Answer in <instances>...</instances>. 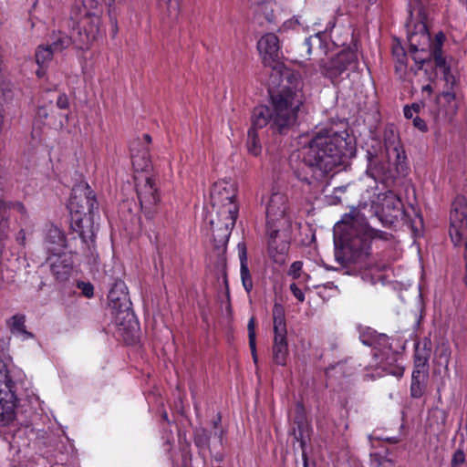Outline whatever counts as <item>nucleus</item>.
<instances>
[{
  "label": "nucleus",
  "mask_w": 467,
  "mask_h": 467,
  "mask_svg": "<svg viewBox=\"0 0 467 467\" xmlns=\"http://www.w3.org/2000/svg\"><path fill=\"white\" fill-rule=\"evenodd\" d=\"M347 132L334 129H323L316 132L298 153L300 163L295 170L296 176L308 185L326 178L342 165L348 154H351L347 141Z\"/></svg>",
  "instance_id": "1"
},
{
  "label": "nucleus",
  "mask_w": 467,
  "mask_h": 467,
  "mask_svg": "<svg viewBox=\"0 0 467 467\" xmlns=\"http://www.w3.org/2000/svg\"><path fill=\"white\" fill-rule=\"evenodd\" d=\"M271 105H261L254 109L248 130L246 147L253 156L262 151L257 130L269 126L274 133L285 135L298 124L299 113L304 104L301 90L284 87L280 90L271 91Z\"/></svg>",
  "instance_id": "2"
},
{
  "label": "nucleus",
  "mask_w": 467,
  "mask_h": 467,
  "mask_svg": "<svg viewBox=\"0 0 467 467\" xmlns=\"http://www.w3.org/2000/svg\"><path fill=\"white\" fill-rule=\"evenodd\" d=\"M334 234L335 236H338L346 260L349 263L364 264L366 267L372 266V258H370L372 241L389 240L391 236L386 232L370 227L357 209H352L336 223Z\"/></svg>",
  "instance_id": "3"
},
{
  "label": "nucleus",
  "mask_w": 467,
  "mask_h": 467,
  "mask_svg": "<svg viewBox=\"0 0 467 467\" xmlns=\"http://www.w3.org/2000/svg\"><path fill=\"white\" fill-rule=\"evenodd\" d=\"M108 284L110 289L108 295V306L117 325L124 327L134 319L131 308V301L126 284L125 273L121 265H116L111 269L105 271Z\"/></svg>",
  "instance_id": "4"
},
{
  "label": "nucleus",
  "mask_w": 467,
  "mask_h": 467,
  "mask_svg": "<svg viewBox=\"0 0 467 467\" xmlns=\"http://www.w3.org/2000/svg\"><path fill=\"white\" fill-rule=\"evenodd\" d=\"M66 110L69 108V99L65 93L56 94L46 89L41 95V104L37 108L36 118L46 125L61 130L68 124V113L57 112L55 109Z\"/></svg>",
  "instance_id": "5"
},
{
  "label": "nucleus",
  "mask_w": 467,
  "mask_h": 467,
  "mask_svg": "<svg viewBox=\"0 0 467 467\" xmlns=\"http://www.w3.org/2000/svg\"><path fill=\"white\" fill-rule=\"evenodd\" d=\"M99 15L96 11L84 9L83 17L71 31L72 43L77 48L87 50L101 37Z\"/></svg>",
  "instance_id": "6"
},
{
  "label": "nucleus",
  "mask_w": 467,
  "mask_h": 467,
  "mask_svg": "<svg viewBox=\"0 0 467 467\" xmlns=\"http://www.w3.org/2000/svg\"><path fill=\"white\" fill-rule=\"evenodd\" d=\"M321 73L333 83H338L344 78H348L350 72H355L358 67L357 54L352 50H342L327 61L321 59Z\"/></svg>",
  "instance_id": "7"
},
{
  "label": "nucleus",
  "mask_w": 467,
  "mask_h": 467,
  "mask_svg": "<svg viewBox=\"0 0 467 467\" xmlns=\"http://www.w3.org/2000/svg\"><path fill=\"white\" fill-rule=\"evenodd\" d=\"M17 399L15 391L6 387L0 390V433L8 441L20 430L21 423L16 416Z\"/></svg>",
  "instance_id": "8"
},
{
  "label": "nucleus",
  "mask_w": 467,
  "mask_h": 467,
  "mask_svg": "<svg viewBox=\"0 0 467 467\" xmlns=\"http://www.w3.org/2000/svg\"><path fill=\"white\" fill-rule=\"evenodd\" d=\"M274 323V344H273V360L276 365L285 366L288 356V346L286 340V323L285 307L275 302L273 307Z\"/></svg>",
  "instance_id": "9"
},
{
  "label": "nucleus",
  "mask_w": 467,
  "mask_h": 467,
  "mask_svg": "<svg viewBox=\"0 0 467 467\" xmlns=\"http://www.w3.org/2000/svg\"><path fill=\"white\" fill-rule=\"evenodd\" d=\"M237 189L234 182L220 181L213 183L211 190V213H223L238 215V206L234 200Z\"/></svg>",
  "instance_id": "10"
},
{
  "label": "nucleus",
  "mask_w": 467,
  "mask_h": 467,
  "mask_svg": "<svg viewBox=\"0 0 467 467\" xmlns=\"http://www.w3.org/2000/svg\"><path fill=\"white\" fill-rule=\"evenodd\" d=\"M67 207L70 218L94 215L98 202L88 183H79L73 187Z\"/></svg>",
  "instance_id": "11"
},
{
  "label": "nucleus",
  "mask_w": 467,
  "mask_h": 467,
  "mask_svg": "<svg viewBox=\"0 0 467 467\" xmlns=\"http://www.w3.org/2000/svg\"><path fill=\"white\" fill-rule=\"evenodd\" d=\"M236 219L237 215L211 213L210 226L212 239L214 248L221 253H224L226 250V244Z\"/></svg>",
  "instance_id": "12"
},
{
  "label": "nucleus",
  "mask_w": 467,
  "mask_h": 467,
  "mask_svg": "<svg viewBox=\"0 0 467 467\" xmlns=\"http://www.w3.org/2000/svg\"><path fill=\"white\" fill-rule=\"evenodd\" d=\"M450 236L455 245H460L467 234V202L457 196L452 202L450 213Z\"/></svg>",
  "instance_id": "13"
},
{
  "label": "nucleus",
  "mask_w": 467,
  "mask_h": 467,
  "mask_svg": "<svg viewBox=\"0 0 467 467\" xmlns=\"http://www.w3.org/2000/svg\"><path fill=\"white\" fill-rule=\"evenodd\" d=\"M136 189L142 213L147 219H152L157 213V205L160 202L154 180L146 176L142 183L136 184Z\"/></svg>",
  "instance_id": "14"
},
{
  "label": "nucleus",
  "mask_w": 467,
  "mask_h": 467,
  "mask_svg": "<svg viewBox=\"0 0 467 467\" xmlns=\"http://www.w3.org/2000/svg\"><path fill=\"white\" fill-rule=\"evenodd\" d=\"M384 146L389 161H393L397 171H403L406 154L399 136L392 129H387L384 131Z\"/></svg>",
  "instance_id": "15"
},
{
  "label": "nucleus",
  "mask_w": 467,
  "mask_h": 467,
  "mask_svg": "<svg viewBox=\"0 0 467 467\" xmlns=\"http://www.w3.org/2000/svg\"><path fill=\"white\" fill-rule=\"evenodd\" d=\"M286 201V196L281 192H274L270 196L265 209L267 230L278 228L276 223L281 220H285L287 223H289L285 216Z\"/></svg>",
  "instance_id": "16"
},
{
  "label": "nucleus",
  "mask_w": 467,
  "mask_h": 467,
  "mask_svg": "<svg viewBox=\"0 0 467 467\" xmlns=\"http://www.w3.org/2000/svg\"><path fill=\"white\" fill-rule=\"evenodd\" d=\"M290 434L293 436L295 441L299 442L301 449L306 446L309 439V425L306 420L305 409L300 403L296 406Z\"/></svg>",
  "instance_id": "17"
},
{
  "label": "nucleus",
  "mask_w": 467,
  "mask_h": 467,
  "mask_svg": "<svg viewBox=\"0 0 467 467\" xmlns=\"http://www.w3.org/2000/svg\"><path fill=\"white\" fill-rule=\"evenodd\" d=\"M70 226L78 234L83 244L90 249V244L95 239L94 215L71 217Z\"/></svg>",
  "instance_id": "18"
},
{
  "label": "nucleus",
  "mask_w": 467,
  "mask_h": 467,
  "mask_svg": "<svg viewBox=\"0 0 467 467\" xmlns=\"http://www.w3.org/2000/svg\"><path fill=\"white\" fill-rule=\"evenodd\" d=\"M257 48L263 56L265 65L271 66L272 63L279 59V40L273 33L264 35L257 43Z\"/></svg>",
  "instance_id": "19"
},
{
  "label": "nucleus",
  "mask_w": 467,
  "mask_h": 467,
  "mask_svg": "<svg viewBox=\"0 0 467 467\" xmlns=\"http://www.w3.org/2000/svg\"><path fill=\"white\" fill-rule=\"evenodd\" d=\"M47 263L56 280L64 282L69 278L72 266L69 257L65 253L62 252L57 255L49 254Z\"/></svg>",
  "instance_id": "20"
},
{
  "label": "nucleus",
  "mask_w": 467,
  "mask_h": 467,
  "mask_svg": "<svg viewBox=\"0 0 467 467\" xmlns=\"http://www.w3.org/2000/svg\"><path fill=\"white\" fill-rule=\"evenodd\" d=\"M44 249L49 254H58L66 246V238L63 232L57 226L50 225L45 234L43 241Z\"/></svg>",
  "instance_id": "21"
},
{
  "label": "nucleus",
  "mask_w": 467,
  "mask_h": 467,
  "mask_svg": "<svg viewBox=\"0 0 467 467\" xmlns=\"http://www.w3.org/2000/svg\"><path fill=\"white\" fill-rule=\"evenodd\" d=\"M416 32H411L409 29L408 40L410 43V52L416 53L423 51L424 47L431 41V36L427 29V26L423 22L415 25Z\"/></svg>",
  "instance_id": "22"
},
{
  "label": "nucleus",
  "mask_w": 467,
  "mask_h": 467,
  "mask_svg": "<svg viewBox=\"0 0 467 467\" xmlns=\"http://www.w3.org/2000/svg\"><path fill=\"white\" fill-rule=\"evenodd\" d=\"M402 214L401 201L394 195L386 196L381 205V217H386L388 223H392ZM383 221L382 218H380Z\"/></svg>",
  "instance_id": "23"
},
{
  "label": "nucleus",
  "mask_w": 467,
  "mask_h": 467,
  "mask_svg": "<svg viewBox=\"0 0 467 467\" xmlns=\"http://www.w3.org/2000/svg\"><path fill=\"white\" fill-rule=\"evenodd\" d=\"M297 49L300 53L306 52L307 56L320 57L327 54L326 47L319 35L310 36L301 43Z\"/></svg>",
  "instance_id": "24"
},
{
  "label": "nucleus",
  "mask_w": 467,
  "mask_h": 467,
  "mask_svg": "<svg viewBox=\"0 0 467 467\" xmlns=\"http://www.w3.org/2000/svg\"><path fill=\"white\" fill-rule=\"evenodd\" d=\"M279 232V228L267 230L269 236L268 240V254L269 256L277 264H284L285 261L286 244H283L280 248L276 245L275 237Z\"/></svg>",
  "instance_id": "25"
},
{
  "label": "nucleus",
  "mask_w": 467,
  "mask_h": 467,
  "mask_svg": "<svg viewBox=\"0 0 467 467\" xmlns=\"http://www.w3.org/2000/svg\"><path fill=\"white\" fill-rule=\"evenodd\" d=\"M44 265L38 267L35 272H27L25 279V287L28 290L39 292L47 285L43 276L45 273Z\"/></svg>",
  "instance_id": "26"
},
{
  "label": "nucleus",
  "mask_w": 467,
  "mask_h": 467,
  "mask_svg": "<svg viewBox=\"0 0 467 467\" xmlns=\"http://www.w3.org/2000/svg\"><path fill=\"white\" fill-rule=\"evenodd\" d=\"M101 2H104L106 5H109V15L110 17V23L113 26V33L116 34L118 31L117 18L112 16V5L114 4L115 0H78L76 5H78V4L80 3L83 9L93 10L100 14L101 11L99 10V6Z\"/></svg>",
  "instance_id": "27"
},
{
  "label": "nucleus",
  "mask_w": 467,
  "mask_h": 467,
  "mask_svg": "<svg viewBox=\"0 0 467 467\" xmlns=\"http://www.w3.org/2000/svg\"><path fill=\"white\" fill-rule=\"evenodd\" d=\"M239 257L241 262V278L243 285L247 292H250L253 288V281L247 265V254L244 244H239Z\"/></svg>",
  "instance_id": "28"
},
{
  "label": "nucleus",
  "mask_w": 467,
  "mask_h": 467,
  "mask_svg": "<svg viewBox=\"0 0 467 467\" xmlns=\"http://www.w3.org/2000/svg\"><path fill=\"white\" fill-rule=\"evenodd\" d=\"M10 330L15 335H20L22 338L30 339L34 338V334L27 331L26 328V317L24 315H15L9 321Z\"/></svg>",
  "instance_id": "29"
},
{
  "label": "nucleus",
  "mask_w": 467,
  "mask_h": 467,
  "mask_svg": "<svg viewBox=\"0 0 467 467\" xmlns=\"http://www.w3.org/2000/svg\"><path fill=\"white\" fill-rule=\"evenodd\" d=\"M431 355V342L429 338L424 337L421 342L415 346L414 361L429 364Z\"/></svg>",
  "instance_id": "30"
},
{
  "label": "nucleus",
  "mask_w": 467,
  "mask_h": 467,
  "mask_svg": "<svg viewBox=\"0 0 467 467\" xmlns=\"http://www.w3.org/2000/svg\"><path fill=\"white\" fill-rule=\"evenodd\" d=\"M72 43V34L68 36L67 34L62 32L53 33L50 37V43L48 44L54 52H61L68 47Z\"/></svg>",
  "instance_id": "31"
},
{
  "label": "nucleus",
  "mask_w": 467,
  "mask_h": 467,
  "mask_svg": "<svg viewBox=\"0 0 467 467\" xmlns=\"http://www.w3.org/2000/svg\"><path fill=\"white\" fill-rule=\"evenodd\" d=\"M429 377L424 375L411 376L410 384V396L414 399H419L423 396L427 387V380Z\"/></svg>",
  "instance_id": "32"
},
{
  "label": "nucleus",
  "mask_w": 467,
  "mask_h": 467,
  "mask_svg": "<svg viewBox=\"0 0 467 467\" xmlns=\"http://www.w3.org/2000/svg\"><path fill=\"white\" fill-rule=\"evenodd\" d=\"M54 53V50L48 44L38 46L35 54L37 65L41 67H45L52 60Z\"/></svg>",
  "instance_id": "33"
},
{
  "label": "nucleus",
  "mask_w": 467,
  "mask_h": 467,
  "mask_svg": "<svg viewBox=\"0 0 467 467\" xmlns=\"http://www.w3.org/2000/svg\"><path fill=\"white\" fill-rule=\"evenodd\" d=\"M371 263H372L371 267H366L364 264H359L361 267H365L366 269L369 270L368 272L363 273L361 278L364 282H368L371 285H375L377 282H379L382 279V276L380 275H374L371 271L374 269L377 270L378 272L382 271L386 268V265H379L376 264L373 259H371Z\"/></svg>",
  "instance_id": "34"
},
{
  "label": "nucleus",
  "mask_w": 467,
  "mask_h": 467,
  "mask_svg": "<svg viewBox=\"0 0 467 467\" xmlns=\"http://www.w3.org/2000/svg\"><path fill=\"white\" fill-rule=\"evenodd\" d=\"M132 164L133 167L138 171H147L150 169L151 163L149 155V149H145L141 155L132 154Z\"/></svg>",
  "instance_id": "35"
},
{
  "label": "nucleus",
  "mask_w": 467,
  "mask_h": 467,
  "mask_svg": "<svg viewBox=\"0 0 467 467\" xmlns=\"http://www.w3.org/2000/svg\"><path fill=\"white\" fill-rule=\"evenodd\" d=\"M194 444L201 450L210 448V432L202 428H196L193 431Z\"/></svg>",
  "instance_id": "36"
},
{
  "label": "nucleus",
  "mask_w": 467,
  "mask_h": 467,
  "mask_svg": "<svg viewBox=\"0 0 467 467\" xmlns=\"http://www.w3.org/2000/svg\"><path fill=\"white\" fill-rule=\"evenodd\" d=\"M431 56L434 59L435 66L441 71L450 68L446 64V59L442 56L441 43L433 44L431 48Z\"/></svg>",
  "instance_id": "37"
},
{
  "label": "nucleus",
  "mask_w": 467,
  "mask_h": 467,
  "mask_svg": "<svg viewBox=\"0 0 467 467\" xmlns=\"http://www.w3.org/2000/svg\"><path fill=\"white\" fill-rule=\"evenodd\" d=\"M451 351L450 347L446 344H441L438 348V354L436 356L437 364L447 369L451 359Z\"/></svg>",
  "instance_id": "38"
},
{
  "label": "nucleus",
  "mask_w": 467,
  "mask_h": 467,
  "mask_svg": "<svg viewBox=\"0 0 467 467\" xmlns=\"http://www.w3.org/2000/svg\"><path fill=\"white\" fill-rule=\"evenodd\" d=\"M10 234L9 215L0 210V242L6 243Z\"/></svg>",
  "instance_id": "39"
},
{
  "label": "nucleus",
  "mask_w": 467,
  "mask_h": 467,
  "mask_svg": "<svg viewBox=\"0 0 467 467\" xmlns=\"http://www.w3.org/2000/svg\"><path fill=\"white\" fill-rule=\"evenodd\" d=\"M8 209H16L18 212H20L21 213H26V207L24 206V204L22 202H5L4 192H3L2 188L0 187V210L2 212L7 213Z\"/></svg>",
  "instance_id": "40"
},
{
  "label": "nucleus",
  "mask_w": 467,
  "mask_h": 467,
  "mask_svg": "<svg viewBox=\"0 0 467 467\" xmlns=\"http://www.w3.org/2000/svg\"><path fill=\"white\" fill-rule=\"evenodd\" d=\"M272 3H265L259 5V12L262 13L268 22L275 20L274 8Z\"/></svg>",
  "instance_id": "41"
},
{
  "label": "nucleus",
  "mask_w": 467,
  "mask_h": 467,
  "mask_svg": "<svg viewBox=\"0 0 467 467\" xmlns=\"http://www.w3.org/2000/svg\"><path fill=\"white\" fill-rule=\"evenodd\" d=\"M424 375L429 377V364L414 361V368L411 376Z\"/></svg>",
  "instance_id": "42"
},
{
  "label": "nucleus",
  "mask_w": 467,
  "mask_h": 467,
  "mask_svg": "<svg viewBox=\"0 0 467 467\" xmlns=\"http://www.w3.org/2000/svg\"><path fill=\"white\" fill-rule=\"evenodd\" d=\"M464 462H465L464 451L462 449L456 450L452 455L451 466V467H460L461 465H462L464 463Z\"/></svg>",
  "instance_id": "43"
},
{
  "label": "nucleus",
  "mask_w": 467,
  "mask_h": 467,
  "mask_svg": "<svg viewBox=\"0 0 467 467\" xmlns=\"http://www.w3.org/2000/svg\"><path fill=\"white\" fill-rule=\"evenodd\" d=\"M6 387L10 391H14V382L8 378L6 370L0 369V390H3Z\"/></svg>",
  "instance_id": "44"
},
{
  "label": "nucleus",
  "mask_w": 467,
  "mask_h": 467,
  "mask_svg": "<svg viewBox=\"0 0 467 467\" xmlns=\"http://www.w3.org/2000/svg\"><path fill=\"white\" fill-rule=\"evenodd\" d=\"M180 10V0H168L167 12L170 16L177 17Z\"/></svg>",
  "instance_id": "45"
},
{
  "label": "nucleus",
  "mask_w": 467,
  "mask_h": 467,
  "mask_svg": "<svg viewBox=\"0 0 467 467\" xmlns=\"http://www.w3.org/2000/svg\"><path fill=\"white\" fill-rule=\"evenodd\" d=\"M248 329V337H249V346L254 348V341H255V320L254 317H251L247 326Z\"/></svg>",
  "instance_id": "46"
},
{
  "label": "nucleus",
  "mask_w": 467,
  "mask_h": 467,
  "mask_svg": "<svg viewBox=\"0 0 467 467\" xmlns=\"http://www.w3.org/2000/svg\"><path fill=\"white\" fill-rule=\"evenodd\" d=\"M441 72L443 74V78L446 82L447 88L452 89L453 86L456 84V78L451 72V68H447Z\"/></svg>",
  "instance_id": "47"
},
{
  "label": "nucleus",
  "mask_w": 467,
  "mask_h": 467,
  "mask_svg": "<svg viewBox=\"0 0 467 467\" xmlns=\"http://www.w3.org/2000/svg\"><path fill=\"white\" fill-rule=\"evenodd\" d=\"M400 54L398 53V51L394 50V54H397L398 56V63L395 67L396 68V71H403L406 67V55L405 53L403 52V49L400 48Z\"/></svg>",
  "instance_id": "48"
},
{
  "label": "nucleus",
  "mask_w": 467,
  "mask_h": 467,
  "mask_svg": "<svg viewBox=\"0 0 467 467\" xmlns=\"http://www.w3.org/2000/svg\"><path fill=\"white\" fill-rule=\"evenodd\" d=\"M383 368L390 375H393L397 378L402 377L404 373V368L402 366L395 365L389 366V368L383 367Z\"/></svg>",
  "instance_id": "49"
},
{
  "label": "nucleus",
  "mask_w": 467,
  "mask_h": 467,
  "mask_svg": "<svg viewBox=\"0 0 467 467\" xmlns=\"http://www.w3.org/2000/svg\"><path fill=\"white\" fill-rule=\"evenodd\" d=\"M290 290L294 296L300 302H303L305 300L304 293L295 283L290 285Z\"/></svg>",
  "instance_id": "50"
},
{
  "label": "nucleus",
  "mask_w": 467,
  "mask_h": 467,
  "mask_svg": "<svg viewBox=\"0 0 467 467\" xmlns=\"http://www.w3.org/2000/svg\"><path fill=\"white\" fill-rule=\"evenodd\" d=\"M302 269V263L299 261L294 262L290 267L289 275L294 278H297L299 276V272Z\"/></svg>",
  "instance_id": "51"
},
{
  "label": "nucleus",
  "mask_w": 467,
  "mask_h": 467,
  "mask_svg": "<svg viewBox=\"0 0 467 467\" xmlns=\"http://www.w3.org/2000/svg\"><path fill=\"white\" fill-rule=\"evenodd\" d=\"M375 332H369L368 335L366 333H362L360 335V339L362 341L363 344L365 345H368V346H371L374 342V337H375Z\"/></svg>",
  "instance_id": "52"
},
{
  "label": "nucleus",
  "mask_w": 467,
  "mask_h": 467,
  "mask_svg": "<svg viewBox=\"0 0 467 467\" xmlns=\"http://www.w3.org/2000/svg\"><path fill=\"white\" fill-rule=\"evenodd\" d=\"M413 125L421 131L427 130V125L425 121L419 117L413 119Z\"/></svg>",
  "instance_id": "53"
},
{
  "label": "nucleus",
  "mask_w": 467,
  "mask_h": 467,
  "mask_svg": "<svg viewBox=\"0 0 467 467\" xmlns=\"http://www.w3.org/2000/svg\"><path fill=\"white\" fill-rule=\"evenodd\" d=\"M81 285H83V288H82V292L83 294L88 296V297H91L93 296V291H94V287L91 284L88 283H81Z\"/></svg>",
  "instance_id": "54"
},
{
  "label": "nucleus",
  "mask_w": 467,
  "mask_h": 467,
  "mask_svg": "<svg viewBox=\"0 0 467 467\" xmlns=\"http://www.w3.org/2000/svg\"><path fill=\"white\" fill-rule=\"evenodd\" d=\"M16 242H17L19 244H21V245H23V246H25V245H26V232H25V230H24V229H21V230L17 233V234H16Z\"/></svg>",
  "instance_id": "55"
},
{
  "label": "nucleus",
  "mask_w": 467,
  "mask_h": 467,
  "mask_svg": "<svg viewBox=\"0 0 467 467\" xmlns=\"http://www.w3.org/2000/svg\"><path fill=\"white\" fill-rule=\"evenodd\" d=\"M441 95L448 102L455 99V93L451 88H447Z\"/></svg>",
  "instance_id": "56"
},
{
  "label": "nucleus",
  "mask_w": 467,
  "mask_h": 467,
  "mask_svg": "<svg viewBox=\"0 0 467 467\" xmlns=\"http://www.w3.org/2000/svg\"><path fill=\"white\" fill-rule=\"evenodd\" d=\"M368 168L372 169L377 165V156L368 151Z\"/></svg>",
  "instance_id": "57"
},
{
  "label": "nucleus",
  "mask_w": 467,
  "mask_h": 467,
  "mask_svg": "<svg viewBox=\"0 0 467 467\" xmlns=\"http://www.w3.org/2000/svg\"><path fill=\"white\" fill-rule=\"evenodd\" d=\"M413 59L415 60V62H416V63H419V64H420V66H419L418 69H421V68H422V66H423L426 62L430 61V58H428V59H427V58H418V57H413Z\"/></svg>",
  "instance_id": "58"
},
{
  "label": "nucleus",
  "mask_w": 467,
  "mask_h": 467,
  "mask_svg": "<svg viewBox=\"0 0 467 467\" xmlns=\"http://www.w3.org/2000/svg\"><path fill=\"white\" fill-rule=\"evenodd\" d=\"M404 116L407 118V119H412L413 117V111L411 110V109L408 106H406L404 108Z\"/></svg>",
  "instance_id": "59"
},
{
  "label": "nucleus",
  "mask_w": 467,
  "mask_h": 467,
  "mask_svg": "<svg viewBox=\"0 0 467 467\" xmlns=\"http://www.w3.org/2000/svg\"><path fill=\"white\" fill-rule=\"evenodd\" d=\"M422 106H423V104H422V103H413V104L411 105V107H410V108L411 109V110H412L413 112L418 113V112L420 111V108H421Z\"/></svg>",
  "instance_id": "60"
},
{
  "label": "nucleus",
  "mask_w": 467,
  "mask_h": 467,
  "mask_svg": "<svg viewBox=\"0 0 467 467\" xmlns=\"http://www.w3.org/2000/svg\"><path fill=\"white\" fill-rule=\"evenodd\" d=\"M302 450V458H303V467H308V461L306 452L305 451V447Z\"/></svg>",
  "instance_id": "61"
},
{
  "label": "nucleus",
  "mask_w": 467,
  "mask_h": 467,
  "mask_svg": "<svg viewBox=\"0 0 467 467\" xmlns=\"http://www.w3.org/2000/svg\"><path fill=\"white\" fill-rule=\"evenodd\" d=\"M125 340L127 341V343L132 344L136 341V336L133 333H129V336L128 337L125 338Z\"/></svg>",
  "instance_id": "62"
},
{
  "label": "nucleus",
  "mask_w": 467,
  "mask_h": 467,
  "mask_svg": "<svg viewBox=\"0 0 467 467\" xmlns=\"http://www.w3.org/2000/svg\"><path fill=\"white\" fill-rule=\"evenodd\" d=\"M250 348H251V352H252V356H253L254 361L257 362L256 342L255 341H254V348H253L252 347H250Z\"/></svg>",
  "instance_id": "63"
},
{
  "label": "nucleus",
  "mask_w": 467,
  "mask_h": 467,
  "mask_svg": "<svg viewBox=\"0 0 467 467\" xmlns=\"http://www.w3.org/2000/svg\"><path fill=\"white\" fill-rule=\"evenodd\" d=\"M422 91L423 92L426 91V92H428L431 95V92H432V88H431V85H425V86L422 87Z\"/></svg>",
  "instance_id": "64"
}]
</instances>
